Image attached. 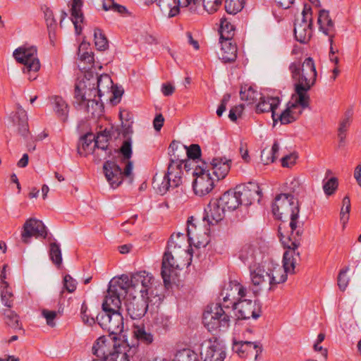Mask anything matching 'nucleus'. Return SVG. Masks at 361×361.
<instances>
[{"label":"nucleus","mask_w":361,"mask_h":361,"mask_svg":"<svg viewBox=\"0 0 361 361\" xmlns=\"http://www.w3.org/2000/svg\"><path fill=\"white\" fill-rule=\"evenodd\" d=\"M88 84L93 85L96 88V97L100 100L104 99L109 101L112 104H118L124 92L121 87L113 85L111 78L106 74L99 77L92 76V80H88Z\"/></svg>","instance_id":"nucleus-10"},{"label":"nucleus","mask_w":361,"mask_h":361,"mask_svg":"<svg viewBox=\"0 0 361 361\" xmlns=\"http://www.w3.org/2000/svg\"><path fill=\"white\" fill-rule=\"evenodd\" d=\"M132 140L128 138L123 141L122 146L120 148L121 153L126 159H129L132 154Z\"/></svg>","instance_id":"nucleus-57"},{"label":"nucleus","mask_w":361,"mask_h":361,"mask_svg":"<svg viewBox=\"0 0 361 361\" xmlns=\"http://www.w3.org/2000/svg\"><path fill=\"white\" fill-rule=\"evenodd\" d=\"M319 31L325 36H327L331 44L335 33V21L331 16L330 11L326 9H320L317 13Z\"/></svg>","instance_id":"nucleus-25"},{"label":"nucleus","mask_w":361,"mask_h":361,"mask_svg":"<svg viewBox=\"0 0 361 361\" xmlns=\"http://www.w3.org/2000/svg\"><path fill=\"white\" fill-rule=\"evenodd\" d=\"M351 123L350 119V114L349 113V115H348L346 117H345L341 121L339 125L338 131H339V135L341 138H343L345 137V133L347 130L348 128L350 126Z\"/></svg>","instance_id":"nucleus-60"},{"label":"nucleus","mask_w":361,"mask_h":361,"mask_svg":"<svg viewBox=\"0 0 361 361\" xmlns=\"http://www.w3.org/2000/svg\"><path fill=\"white\" fill-rule=\"evenodd\" d=\"M1 288V301L2 304L9 308L10 310L13 305V298L14 294L9 287V283L8 282L4 283V286H0Z\"/></svg>","instance_id":"nucleus-41"},{"label":"nucleus","mask_w":361,"mask_h":361,"mask_svg":"<svg viewBox=\"0 0 361 361\" xmlns=\"http://www.w3.org/2000/svg\"><path fill=\"white\" fill-rule=\"evenodd\" d=\"M44 13L48 27H51L52 26L55 25L56 20L54 17L53 11L50 8H46L44 11Z\"/></svg>","instance_id":"nucleus-62"},{"label":"nucleus","mask_w":361,"mask_h":361,"mask_svg":"<svg viewBox=\"0 0 361 361\" xmlns=\"http://www.w3.org/2000/svg\"><path fill=\"white\" fill-rule=\"evenodd\" d=\"M289 70L295 81V92L310 96L308 91L316 84L317 78V71L313 59L307 57L302 63L293 62L290 63Z\"/></svg>","instance_id":"nucleus-4"},{"label":"nucleus","mask_w":361,"mask_h":361,"mask_svg":"<svg viewBox=\"0 0 361 361\" xmlns=\"http://www.w3.org/2000/svg\"><path fill=\"white\" fill-rule=\"evenodd\" d=\"M171 156L172 159L168 166L166 175L171 187H178L183 183L184 161L182 157L175 152Z\"/></svg>","instance_id":"nucleus-21"},{"label":"nucleus","mask_w":361,"mask_h":361,"mask_svg":"<svg viewBox=\"0 0 361 361\" xmlns=\"http://www.w3.org/2000/svg\"><path fill=\"white\" fill-rule=\"evenodd\" d=\"M282 245L286 250L281 264L271 259L261 263L251 273V282L255 290L275 289L286 283L288 275L295 273L296 265L300 261V243Z\"/></svg>","instance_id":"nucleus-1"},{"label":"nucleus","mask_w":361,"mask_h":361,"mask_svg":"<svg viewBox=\"0 0 361 361\" xmlns=\"http://www.w3.org/2000/svg\"><path fill=\"white\" fill-rule=\"evenodd\" d=\"M298 202L288 194L278 195L272 204L274 216L283 221L279 226L280 240L282 244L300 243L302 228L298 221Z\"/></svg>","instance_id":"nucleus-2"},{"label":"nucleus","mask_w":361,"mask_h":361,"mask_svg":"<svg viewBox=\"0 0 361 361\" xmlns=\"http://www.w3.org/2000/svg\"><path fill=\"white\" fill-rule=\"evenodd\" d=\"M182 9L190 13H197L198 0H178Z\"/></svg>","instance_id":"nucleus-54"},{"label":"nucleus","mask_w":361,"mask_h":361,"mask_svg":"<svg viewBox=\"0 0 361 361\" xmlns=\"http://www.w3.org/2000/svg\"><path fill=\"white\" fill-rule=\"evenodd\" d=\"M185 241L177 240L169 244L167 251L164 253L162 259L161 276L166 286L175 283L178 276V271L188 264L190 259V252H177L176 246Z\"/></svg>","instance_id":"nucleus-3"},{"label":"nucleus","mask_w":361,"mask_h":361,"mask_svg":"<svg viewBox=\"0 0 361 361\" xmlns=\"http://www.w3.org/2000/svg\"><path fill=\"white\" fill-rule=\"evenodd\" d=\"M91 73L84 74L78 78L75 83V97L80 102L85 99H90L91 97H96V88L93 85H89L88 80H92Z\"/></svg>","instance_id":"nucleus-24"},{"label":"nucleus","mask_w":361,"mask_h":361,"mask_svg":"<svg viewBox=\"0 0 361 361\" xmlns=\"http://www.w3.org/2000/svg\"><path fill=\"white\" fill-rule=\"evenodd\" d=\"M203 10L208 14L216 13L221 6L223 0H201Z\"/></svg>","instance_id":"nucleus-48"},{"label":"nucleus","mask_w":361,"mask_h":361,"mask_svg":"<svg viewBox=\"0 0 361 361\" xmlns=\"http://www.w3.org/2000/svg\"><path fill=\"white\" fill-rule=\"evenodd\" d=\"M94 44L97 49L105 50L106 49H107L108 41L100 30L95 29L94 30Z\"/></svg>","instance_id":"nucleus-51"},{"label":"nucleus","mask_w":361,"mask_h":361,"mask_svg":"<svg viewBox=\"0 0 361 361\" xmlns=\"http://www.w3.org/2000/svg\"><path fill=\"white\" fill-rule=\"evenodd\" d=\"M18 125V133L22 136H27V135L28 134L29 132H28V126H27V120L25 118V115L24 116V118L23 119L19 121V123Z\"/></svg>","instance_id":"nucleus-63"},{"label":"nucleus","mask_w":361,"mask_h":361,"mask_svg":"<svg viewBox=\"0 0 361 361\" xmlns=\"http://www.w3.org/2000/svg\"><path fill=\"white\" fill-rule=\"evenodd\" d=\"M298 156L296 153H290L281 159V165L283 167L291 168L297 161Z\"/></svg>","instance_id":"nucleus-56"},{"label":"nucleus","mask_w":361,"mask_h":361,"mask_svg":"<svg viewBox=\"0 0 361 361\" xmlns=\"http://www.w3.org/2000/svg\"><path fill=\"white\" fill-rule=\"evenodd\" d=\"M82 0H73L71 5V20L75 26V32L80 35L84 20V16L81 10Z\"/></svg>","instance_id":"nucleus-34"},{"label":"nucleus","mask_w":361,"mask_h":361,"mask_svg":"<svg viewBox=\"0 0 361 361\" xmlns=\"http://www.w3.org/2000/svg\"><path fill=\"white\" fill-rule=\"evenodd\" d=\"M230 321V317L219 304L208 307L203 314L204 326L209 331H216L221 328H228Z\"/></svg>","instance_id":"nucleus-12"},{"label":"nucleus","mask_w":361,"mask_h":361,"mask_svg":"<svg viewBox=\"0 0 361 361\" xmlns=\"http://www.w3.org/2000/svg\"><path fill=\"white\" fill-rule=\"evenodd\" d=\"M102 7L105 11H113L121 14L128 13L127 8L117 4L114 0H102Z\"/></svg>","instance_id":"nucleus-49"},{"label":"nucleus","mask_w":361,"mask_h":361,"mask_svg":"<svg viewBox=\"0 0 361 361\" xmlns=\"http://www.w3.org/2000/svg\"><path fill=\"white\" fill-rule=\"evenodd\" d=\"M63 287L68 293H73L77 287L76 281L70 275H66L63 278Z\"/></svg>","instance_id":"nucleus-58"},{"label":"nucleus","mask_w":361,"mask_h":361,"mask_svg":"<svg viewBox=\"0 0 361 361\" xmlns=\"http://www.w3.org/2000/svg\"><path fill=\"white\" fill-rule=\"evenodd\" d=\"M234 31L235 26L231 23V22L225 18L221 19L220 24V39H231V37L234 34Z\"/></svg>","instance_id":"nucleus-44"},{"label":"nucleus","mask_w":361,"mask_h":361,"mask_svg":"<svg viewBox=\"0 0 361 361\" xmlns=\"http://www.w3.org/2000/svg\"><path fill=\"white\" fill-rule=\"evenodd\" d=\"M280 104V100L277 97H260V101L256 106L258 113L271 111L274 123L277 122L276 111Z\"/></svg>","instance_id":"nucleus-33"},{"label":"nucleus","mask_w":361,"mask_h":361,"mask_svg":"<svg viewBox=\"0 0 361 361\" xmlns=\"http://www.w3.org/2000/svg\"><path fill=\"white\" fill-rule=\"evenodd\" d=\"M210 166L216 180H222L231 170V159L225 157H215L212 160Z\"/></svg>","instance_id":"nucleus-31"},{"label":"nucleus","mask_w":361,"mask_h":361,"mask_svg":"<svg viewBox=\"0 0 361 361\" xmlns=\"http://www.w3.org/2000/svg\"><path fill=\"white\" fill-rule=\"evenodd\" d=\"M231 350L240 358L257 360L262 352V347L257 341L252 342L233 338Z\"/></svg>","instance_id":"nucleus-15"},{"label":"nucleus","mask_w":361,"mask_h":361,"mask_svg":"<svg viewBox=\"0 0 361 361\" xmlns=\"http://www.w3.org/2000/svg\"><path fill=\"white\" fill-rule=\"evenodd\" d=\"M103 169L106 180L111 187L116 188L123 182V172L116 163L108 161L104 164Z\"/></svg>","instance_id":"nucleus-32"},{"label":"nucleus","mask_w":361,"mask_h":361,"mask_svg":"<svg viewBox=\"0 0 361 361\" xmlns=\"http://www.w3.org/2000/svg\"><path fill=\"white\" fill-rule=\"evenodd\" d=\"M170 149L172 153L175 152L176 154H180L182 157V159L186 154L188 158L185 159H183L185 169H192V166H186V163H188L189 161H194V162H195V165L201 164L202 163H203L202 161L198 159L201 154V150L197 145H192L189 147H188L185 145L173 142L170 145Z\"/></svg>","instance_id":"nucleus-22"},{"label":"nucleus","mask_w":361,"mask_h":361,"mask_svg":"<svg viewBox=\"0 0 361 361\" xmlns=\"http://www.w3.org/2000/svg\"><path fill=\"white\" fill-rule=\"evenodd\" d=\"M244 106L243 104H238L231 109L228 114V118L232 121H235L240 118L243 113Z\"/></svg>","instance_id":"nucleus-59"},{"label":"nucleus","mask_w":361,"mask_h":361,"mask_svg":"<svg viewBox=\"0 0 361 361\" xmlns=\"http://www.w3.org/2000/svg\"><path fill=\"white\" fill-rule=\"evenodd\" d=\"M117 281H123V290L125 296H137L148 298V291L153 284V276L146 271L136 272L128 277L121 275L116 277Z\"/></svg>","instance_id":"nucleus-6"},{"label":"nucleus","mask_w":361,"mask_h":361,"mask_svg":"<svg viewBox=\"0 0 361 361\" xmlns=\"http://www.w3.org/2000/svg\"><path fill=\"white\" fill-rule=\"evenodd\" d=\"M97 319L100 326L109 331L111 336L118 337L123 331V318L120 312L101 313Z\"/></svg>","instance_id":"nucleus-20"},{"label":"nucleus","mask_w":361,"mask_h":361,"mask_svg":"<svg viewBox=\"0 0 361 361\" xmlns=\"http://www.w3.org/2000/svg\"><path fill=\"white\" fill-rule=\"evenodd\" d=\"M114 353L103 357H97L92 361H130L137 354V344L126 343L121 345L117 342L114 343Z\"/></svg>","instance_id":"nucleus-17"},{"label":"nucleus","mask_w":361,"mask_h":361,"mask_svg":"<svg viewBox=\"0 0 361 361\" xmlns=\"http://www.w3.org/2000/svg\"><path fill=\"white\" fill-rule=\"evenodd\" d=\"M90 46L89 43L85 42H82L79 46L78 56L80 63L78 66L81 70L92 71L97 68L94 64L93 53Z\"/></svg>","instance_id":"nucleus-30"},{"label":"nucleus","mask_w":361,"mask_h":361,"mask_svg":"<svg viewBox=\"0 0 361 361\" xmlns=\"http://www.w3.org/2000/svg\"><path fill=\"white\" fill-rule=\"evenodd\" d=\"M126 310L132 319H139L147 312V298L137 296H125Z\"/></svg>","instance_id":"nucleus-23"},{"label":"nucleus","mask_w":361,"mask_h":361,"mask_svg":"<svg viewBox=\"0 0 361 361\" xmlns=\"http://www.w3.org/2000/svg\"><path fill=\"white\" fill-rule=\"evenodd\" d=\"M226 355L224 345L216 338L208 339L202 343L200 356L202 361H224Z\"/></svg>","instance_id":"nucleus-18"},{"label":"nucleus","mask_w":361,"mask_h":361,"mask_svg":"<svg viewBox=\"0 0 361 361\" xmlns=\"http://www.w3.org/2000/svg\"><path fill=\"white\" fill-rule=\"evenodd\" d=\"M101 101L97 99V97H91L90 99H85L87 111L93 116H99L103 112V104Z\"/></svg>","instance_id":"nucleus-43"},{"label":"nucleus","mask_w":361,"mask_h":361,"mask_svg":"<svg viewBox=\"0 0 361 361\" xmlns=\"http://www.w3.org/2000/svg\"><path fill=\"white\" fill-rule=\"evenodd\" d=\"M245 4V0H225V9L227 13L235 15L240 12Z\"/></svg>","instance_id":"nucleus-47"},{"label":"nucleus","mask_w":361,"mask_h":361,"mask_svg":"<svg viewBox=\"0 0 361 361\" xmlns=\"http://www.w3.org/2000/svg\"><path fill=\"white\" fill-rule=\"evenodd\" d=\"M338 187V179L336 177H331L324 183L323 190L326 195L331 196L334 194Z\"/></svg>","instance_id":"nucleus-53"},{"label":"nucleus","mask_w":361,"mask_h":361,"mask_svg":"<svg viewBox=\"0 0 361 361\" xmlns=\"http://www.w3.org/2000/svg\"><path fill=\"white\" fill-rule=\"evenodd\" d=\"M193 218L188 220V243L197 247H204L208 243V236L202 226L192 222Z\"/></svg>","instance_id":"nucleus-26"},{"label":"nucleus","mask_w":361,"mask_h":361,"mask_svg":"<svg viewBox=\"0 0 361 361\" xmlns=\"http://www.w3.org/2000/svg\"><path fill=\"white\" fill-rule=\"evenodd\" d=\"M42 317L46 321V324L50 327H55L57 324V318L59 315V311L50 310L46 308L41 310Z\"/></svg>","instance_id":"nucleus-45"},{"label":"nucleus","mask_w":361,"mask_h":361,"mask_svg":"<svg viewBox=\"0 0 361 361\" xmlns=\"http://www.w3.org/2000/svg\"><path fill=\"white\" fill-rule=\"evenodd\" d=\"M195 164L192 160L186 163V166H192V190L195 195L204 197L214 190L217 180L212 176L205 163Z\"/></svg>","instance_id":"nucleus-7"},{"label":"nucleus","mask_w":361,"mask_h":361,"mask_svg":"<svg viewBox=\"0 0 361 361\" xmlns=\"http://www.w3.org/2000/svg\"><path fill=\"white\" fill-rule=\"evenodd\" d=\"M240 99L247 104H252L257 101L260 94L252 87L244 85L241 87L240 92Z\"/></svg>","instance_id":"nucleus-40"},{"label":"nucleus","mask_w":361,"mask_h":361,"mask_svg":"<svg viewBox=\"0 0 361 361\" xmlns=\"http://www.w3.org/2000/svg\"><path fill=\"white\" fill-rule=\"evenodd\" d=\"M312 7L308 4H305L295 20L294 34L298 42L306 43L310 39L312 33Z\"/></svg>","instance_id":"nucleus-11"},{"label":"nucleus","mask_w":361,"mask_h":361,"mask_svg":"<svg viewBox=\"0 0 361 361\" xmlns=\"http://www.w3.org/2000/svg\"><path fill=\"white\" fill-rule=\"evenodd\" d=\"M49 256L51 261L58 267L62 264V255L59 245L55 243L50 244Z\"/></svg>","instance_id":"nucleus-50"},{"label":"nucleus","mask_w":361,"mask_h":361,"mask_svg":"<svg viewBox=\"0 0 361 361\" xmlns=\"http://www.w3.org/2000/svg\"><path fill=\"white\" fill-rule=\"evenodd\" d=\"M310 101V96L298 94L294 92L283 109L276 111L277 122L279 121L281 124L294 122L302 114L305 109L309 106Z\"/></svg>","instance_id":"nucleus-9"},{"label":"nucleus","mask_w":361,"mask_h":361,"mask_svg":"<svg viewBox=\"0 0 361 361\" xmlns=\"http://www.w3.org/2000/svg\"><path fill=\"white\" fill-rule=\"evenodd\" d=\"M14 59L23 65V72L27 75L29 80H34L41 68L37 56V48L34 46L23 45L13 51Z\"/></svg>","instance_id":"nucleus-8"},{"label":"nucleus","mask_w":361,"mask_h":361,"mask_svg":"<svg viewBox=\"0 0 361 361\" xmlns=\"http://www.w3.org/2000/svg\"><path fill=\"white\" fill-rule=\"evenodd\" d=\"M94 146L97 149L104 150L107 148V137L103 134L98 135L94 138Z\"/></svg>","instance_id":"nucleus-61"},{"label":"nucleus","mask_w":361,"mask_h":361,"mask_svg":"<svg viewBox=\"0 0 361 361\" xmlns=\"http://www.w3.org/2000/svg\"><path fill=\"white\" fill-rule=\"evenodd\" d=\"M348 269H343L338 276V286L341 290L345 291L349 284L350 277L347 276Z\"/></svg>","instance_id":"nucleus-55"},{"label":"nucleus","mask_w":361,"mask_h":361,"mask_svg":"<svg viewBox=\"0 0 361 361\" xmlns=\"http://www.w3.org/2000/svg\"><path fill=\"white\" fill-rule=\"evenodd\" d=\"M152 187L157 193L164 195L171 185L165 173H157L153 178Z\"/></svg>","instance_id":"nucleus-37"},{"label":"nucleus","mask_w":361,"mask_h":361,"mask_svg":"<svg viewBox=\"0 0 361 361\" xmlns=\"http://www.w3.org/2000/svg\"><path fill=\"white\" fill-rule=\"evenodd\" d=\"M114 342L123 345L126 343H129V341L127 338L123 341H121L116 336H110L109 339H107L104 336L99 337L92 347L93 353L96 355L97 357H103L104 356L109 355L110 353H114Z\"/></svg>","instance_id":"nucleus-27"},{"label":"nucleus","mask_w":361,"mask_h":361,"mask_svg":"<svg viewBox=\"0 0 361 361\" xmlns=\"http://www.w3.org/2000/svg\"><path fill=\"white\" fill-rule=\"evenodd\" d=\"M240 154L242 159L246 164H249L251 161V157L250 156L249 149L245 145H241L240 147Z\"/></svg>","instance_id":"nucleus-64"},{"label":"nucleus","mask_w":361,"mask_h":361,"mask_svg":"<svg viewBox=\"0 0 361 361\" xmlns=\"http://www.w3.org/2000/svg\"><path fill=\"white\" fill-rule=\"evenodd\" d=\"M124 284L123 281H117L116 278L109 282L107 294L102 302V313L120 312L121 308V298L125 296L123 290Z\"/></svg>","instance_id":"nucleus-13"},{"label":"nucleus","mask_w":361,"mask_h":361,"mask_svg":"<svg viewBox=\"0 0 361 361\" xmlns=\"http://www.w3.org/2000/svg\"><path fill=\"white\" fill-rule=\"evenodd\" d=\"M279 145L275 142L271 147H267L261 152V161L264 165H269L275 161Z\"/></svg>","instance_id":"nucleus-39"},{"label":"nucleus","mask_w":361,"mask_h":361,"mask_svg":"<svg viewBox=\"0 0 361 361\" xmlns=\"http://www.w3.org/2000/svg\"><path fill=\"white\" fill-rule=\"evenodd\" d=\"M52 109L56 116L62 121H66L68 114V106L66 101L58 96L51 99Z\"/></svg>","instance_id":"nucleus-36"},{"label":"nucleus","mask_w":361,"mask_h":361,"mask_svg":"<svg viewBox=\"0 0 361 361\" xmlns=\"http://www.w3.org/2000/svg\"><path fill=\"white\" fill-rule=\"evenodd\" d=\"M232 307L236 319H257L261 315V307L256 300L243 298Z\"/></svg>","instance_id":"nucleus-16"},{"label":"nucleus","mask_w":361,"mask_h":361,"mask_svg":"<svg viewBox=\"0 0 361 361\" xmlns=\"http://www.w3.org/2000/svg\"><path fill=\"white\" fill-rule=\"evenodd\" d=\"M247 288L240 283L233 281L226 284L221 293V297L226 307H233L234 303L238 302L246 297Z\"/></svg>","instance_id":"nucleus-19"},{"label":"nucleus","mask_w":361,"mask_h":361,"mask_svg":"<svg viewBox=\"0 0 361 361\" xmlns=\"http://www.w3.org/2000/svg\"><path fill=\"white\" fill-rule=\"evenodd\" d=\"M220 47L217 51L219 59L224 63L235 61L237 58L238 49L231 39H219Z\"/></svg>","instance_id":"nucleus-29"},{"label":"nucleus","mask_w":361,"mask_h":361,"mask_svg":"<svg viewBox=\"0 0 361 361\" xmlns=\"http://www.w3.org/2000/svg\"><path fill=\"white\" fill-rule=\"evenodd\" d=\"M261 190L256 183H249L238 191H227L217 199L225 212L234 211L242 204H250L252 201L259 200Z\"/></svg>","instance_id":"nucleus-5"},{"label":"nucleus","mask_w":361,"mask_h":361,"mask_svg":"<svg viewBox=\"0 0 361 361\" xmlns=\"http://www.w3.org/2000/svg\"><path fill=\"white\" fill-rule=\"evenodd\" d=\"M225 212V210L218 200L214 199L210 200L205 207L203 219L209 224H217L224 219Z\"/></svg>","instance_id":"nucleus-28"},{"label":"nucleus","mask_w":361,"mask_h":361,"mask_svg":"<svg viewBox=\"0 0 361 361\" xmlns=\"http://www.w3.org/2000/svg\"><path fill=\"white\" fill-rule=\"evenodd\" d=\"M157 5L163 14L169 18L177 16L182 9L178 0H159Z\"/></svg>","instance_id":"nucleus-35"},{"label":"nucleus","mask_w":361,"mask_h":361,"mask_svg":"<svg viewBox=\"0 0 361 361\" xmlns=\"http://www.w3.org/2000/svg\"><path fill=\"white\" fill-rule=\"evenodd\" d=\"M172 361H198V359L194 351L183 349L175 355Z\"/></svg>","instance_id":"nucleus-46"},{"label":"nucleus","mask_w":361,"mask_h":361,"mask_svg":"<svg viewBox=\"0 0 361 361\" xmlns=\"http://www.w3.org/2000/svg\"><path fill=\"white\" fill-rule=\"evenodd\" d=\"M48 231L42 221L36 218H28L24 222L20 233V238L24 244H30L32 238L45 239Z\"/></svg>","instance_id":"nucleus-14"},{"label":"nucleus","mask_w":361,"mask_h":361,"mask_svg":"<svg viewBox=\"0 0 361 361\" xmlns=\"http://www.w3.org/2000/svg\"><path fill=\"white\" fill-rule=\"evenodd\" d=\"M133 336L136 339V341H129V343H137L139 345V342H142L146 344H149L153 341V336L151 333L146 331L143 326L135 325L133 329Z\"/></svg>","instance_id":"nucleus-38"},{"label":"nucleus","mask_w":361,"mask_h":361,"mask_svg":"<svg viewBox=\"0 0 361 361\" xmlns=\"http://www.w3.org/2000/svg\"><path fill=\"white\" fill-rule=\"evenodd\" d=\"M184 240L185 241V243H184L183 244L181 243L180 244L179 246H176V250H178L177 252H180V251H185V252H189V246H190V243H188V238L186 235H185L184 234H181V233H177L176 235H173L171 236V238L169 243V244H172L173 242H176L177 240Z\"/></svg>","instance_id":"nucleus-52"},{"label":"nucleus","mask_w":361,"mask_h":361,"mask_svg":"<svg viewBox=\"0 0 361 361\" xmlns=\"http://www.w3.org/2000/svg\"><path fill=\"white\" fill-rule=\"evenodd\" d=\"M2 313L4 316L6 324L14 329H22V323L19 316L13 310H4Z\"/></svg>","instance_id":"nucleus-42"}]
</instances>
